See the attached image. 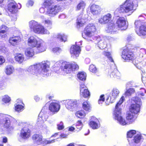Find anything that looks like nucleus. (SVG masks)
<instances>
[{
  "instance_id": "obj_48",
  "label": "nucleus",
  "mask_w": 146,
  "mask_h": 146,
  "mask_svg": "<svg viewBox=\"0 0 146 146\" xmlns=\"http://www.w3.org/2000/svg\"><path fill=\"white\" fill-rule=\"evenodd\" d=\"M76 115L78 117L80 118L81 116H84L86 114L85 112L83 111H78L76 112Z\"/></svg>"
},
{
  "instance_id": "obj_11",
  "label": "nucleus",
  "mask_w": 146,
  "mask_h": 146,
  "mask_svg": "<svg viewBox=\"0 0 146 146\" xmlns=\"http://www.w3.org/2000/svg\"><path fill=\"white\" fill-rule=\"evenodd\" d=\"M82 44V41L78 43L76 42V44L73 45L70 48V53L72 57L76 58L78 57L81 51L79 46Z\"/></svg>"
},
{
  "instance_id": "obj_46",
  "label": "nucleus",
  "mask_w": 146,
  "mask_h": 146,
  "mask_svg": "<svg viewBox=\"0 0 146 146\" xmlns=\"http://www.w3.org/2000/svg\"><path fill=\"white\" fill-rule=\"evenodd\" d=\"M52 21L49 19L45 20L44 21V24L47 27H50V28H51V26L52 25Z\"/></svg>"
},
{
  "instance_id": "obj_62",
  "label": "nucleus",
  "mask_w": 146,
  "mask_h": 146,
  "mask_svg": "<svg viewBox=\"0 0 146 146\" xmlns=\"http://www.w3.org/2000/svg\"><path fill=\"white\" fill-rule=\"evenodd\" d=\"M66 16L64 14H62L60 15L59 16V17L60 18V19H64L65 17Z\"/></svg>"
},
{
  "instance_id": "obj_22",
  "label": "nucleus",
  "mask_w": 146,
  "mask_h": 146,
  "mask_svg": "<svg viewBox=\"0 0 146 146\" xmlns=\"http://www.w3.org/2000/svg\"><path fill=\"white\" fill-rule=\"evenodd\" d=\"M60 108V105L57 102H52L49 106V110L53 113H57L59 110Z\"/></svg>"
},
{
  "instance_id": "obj_21",
  "label": "nucleus",
  "mask_w": 146,
  "mask_h": 146,
  "mask_svg": "<svg viewBox=\"0 0 146 146\" xmlns=\"http://www.w3.org/2000/svg\"><path fill=\"white\" fill-rule=\"evenodd\" d=\"M80 95L85 98H87L90 96V92L87 88L84 85H80Z\"/></svg>"
},
{
  "instance_id": "obj_23",
  "label": "nucleus",
  "mask_w": 146,
  "mask_h": 146,
  "mask_svg": "<svg viewBox=\"0 0 146 146\" xmlns=\"http://www.w3.org/2000/svg\"><path fill=\"white\" fill-rule=\"evenodd\" d=\"M112 16L110 13L104 15L98 20L99 22L102 24H105L111 21Z\"/></svg>"
},
{
  "instance_id": "obj_56",
  "label": "nucleus",
  "mask_w": 146,
  "mask_h": 146,
  "mask_svg": "<svg viewBox=\"0 0 146 146\" xmlns=\"http://www.w3.org/2000/svg\"><path fill=\"white\" fill-rule=\"evenodd\" d=\"M34 3V2L32 0H29L28 1L27 3V5L28 7L31 6L33 5Z\"/></svg>"
},
{
  "instance_id": "obj_16",
  "label": "nucleus",
  "mask_w": 146,
  "mask_h": 146,
  "mask_svg": "<svg viewBox=\"0 0 146 146\" xmlns=\"http://www.w3.org/2000/svg\"><path fill=\"white\" fill-rule=\"evenodd\" d=\"M62 102L68 110H72L77 106V101L75 100L68 99L63 100Z\"/></svg>"
},
{
  "instance_id": "obj_55",
  "label": "nucleus",
  "mask_w": 146,
  "mask_h": 146,
  "mask_svg": "<svg viewBox=\"0 0 146 146\" xmlns=\"http://www.w3.org/2000/svg\"><path fill=\"white\" fill-rule=\"evenodd\" d=\"M135 27L136 28H139L141 26V23L140 21H135Z\"/></svg>"
},
{
  "instance_id": "obj_43",
  "label": "nucleus",
  "mask_w": 146,
  "mask_h": 146,
  "mask_svg": "<svg viewBox=\"0 0 146 146\" xmlns=\"http://www.w3.org/2000/svg\"><path fill=\"white\" fill-rule=\"evenodd\" d=\"M136 131L135 130H131L127 133V137L128 138H131L133 136L136 134Z\"/></svg>"
},
{
  "instance_id": "obj_4",
  "label": "nucleus",
  "mask_w": 146,
  "mask_h": 146,
  "mask_svg": "<svg viewBox=\"0 0 146 146\" xmlns=\"http://www.w3.org/2000/svg\"><path fill=\"white\" fill-rule=\"evenodd\" d=\"M134 4L132 0H126L121 5L117 10L120 13H125L130 15L135 11Z\"/></svg>"
},
{
  "instance_id": "obj_60",
  "label": "nucleus",
  "mask_w": 146,
  "mask_h": 146,
  "mask_svg": "<svg viewBox=\"0 0 146 146\" xmlns=\"http://www.w3.org/2000/svg\"><path fill=\"white\" fill-rule=\"evenodd\" d=\"M39 11L40 13H43L44 12L45 10L44 8L42 7L40 9Z\"/></svg>"
},
{
  "instance_id": "obj_53",
  "label": "nucleus",
  "mask_w": 146,
  "mask_h": 146,
  "mask_svg": "<svg viewBox=\"0 0 146 146\" xmlns=\"http://www.w3.org/2000/svg\"><path fill=\"white\" fill-rule=\"evenodd\" d=\"M63 123L62 122H61L59 124L57 125V128L58 130H60L64 128Z\"/></svg>"
},
{
  "instance_id": "obj_63",
  "label": "nucleus",
  "mask_w": 146,
  "mask_h": 146,
  "mask_svg": "<svg viewBox=\"0 0 146 146\" xmlns=\"http://www.w3.org/2000/svg\"><path fill=\"white\" fill-rule=\"evenodd\" d=\"M34 99L37 102L39 100L40 98L38 96H36L34 97Z\"/></svg>"
},
{
  "instance_id": "obj_12",
  "label": "nucleus",
  "mask_w": 146,
  "mask_h": 146,
  "mask_svg": "<svg viewBox=\"0 0 146 146\" xmlns=\"http://www.w3.org/2000/svg\"><path fill=\"white\" fill-rule=\"evenodd\" d=\"M119 110H116L113 112V118L117 120L118 122L121 125H125L129 124L128 122H126L124 119L121 116V111Z\"/></svg>"
},
{
  "instance_id": "obj_58",
  "label": "nucleus",
  "mask_w": 146,
  "mask_h": 146,
  "mask_svg": "<svg viewBox=\"0 0 146 146\" xmlns=\"http://www.w3.org/2000/svg\"><path fill=\"white\" fill-rule=\"evenodd\" d=\"M0 29L1 30H6L7 31L8 30V27L4 25H2L1 26Z\"/></svg>"
},
{
  "instance_id": "obj_59",
  "label": "nucleus",
  "mask_w": 146,
  "mask_h": 146,
  "mask_svg": "<svg viewBox=\"0 0 146 146\" xmlns=\"http://www.w3.org/2000/svg\"><path fill=\"white\" fill-rule=\"evenodd\" d=\"M55 139L52 140L51 141H50V140L46 141V142L47 144H50V143H53L55 142Z\"/></svg>"
},
{
  "instance_id": "obj_61",
  "label": "nucleus",
  "mask_w": 146,
  "mask_h": 146,
  "mask_svg": "<svg viewBox=\"0 0 146 146\" xmlns=\"http://www.w3.org/2000/svg\"><path fill=\"white\" fill-rule=\"evenodd\" d=\"M3 143H6L7 142V139L6 137H4L3 139Z\"/></svg>"
},
{
  "instance_id": "obj_52",
  "label": "nucleus",
  "mask_w": 146,
  "mask_h": 146,
  "mask_svg": "<svg viewBox=\"0 0 146 146\" xmlns=\"http://www.w3.org/2000/svg\"><path fill=\"white\" fill-rule=\"evenodd\" d=\"M52 50L54 52L59 53L61 52V50L59 47H56L53 48Z\"/></svg>"
},
{
  "instance_id": "obj_5",
  "label": "nucleus",
  "mask_w": 146,
  "mask_h": 146,
  "mask_svg": "<svg viewBox=\"0 0 146 146\" xmlns=\"http://www.w3.org/2000/svg\"><path fill=\"white\" fill-rule=\"evenodd\" d=\"M29 25L31 29L36 33L42 35L49 34V31L43 26L34 21H30Z\"/></svg>"
},
{
  "instance_id": "obj_39",
  "label": "nucleus",
  "mask_w": 146,
  "mask_h": 146,
  "mask_svg": "<svg viewBox=\"0 0 146 146\" xmlns=\"http://www.w3.org/2000/svg\"><path fill=\"white\" fill-rule=\"evenodd\" d=\"M124 100V97L123 96H122L120 98V100L119 101V102L117 103V104L116 105L115 107V109L114 111H115L116 110H117L118 111H121V109L120 108L121 105L122 103L123 102Z\"/></svg>"
},
{
  "instance_id": "obj_8",
  "label": "nucleus",
  "mask_w": 146,
  "mask_h": 146,
  "mask_svg": "<svg viewBox=\"0 0 146 146\" xmlns=\"http://www.w3.org/2000/svg\"><path fill=\"white\" fill-rule=\"evenodd\" d=\"M78 69V66L75 62L73 63H69L62 64L61 70L64 75L70 73L73 71L77 70Z\"/></svg>"
},
{
  "instance_id": "obj_51",
  "label": "nucleus",
  "mask_w": 146,
  "mask_h": 146,
  "mask_svg": "<svg viewBox=\"0 0 146 146\" xmlns=\"http://www.w3.org/2000/svg\"><path fill=\"white\" fill-rule=\"evenodd\" d=\"M104 95H102L100 96V99L98 100V103L99 104H101L105 101V98L104 97Z\"/></svg>"
},
{
  "instance_id": "obj_41",
  "label": "nucleus",
  "mask_w": 146,
  "mask_h": 146,
  "mask_svg": "<svg viewBox=\"0 0 146 146\" xmlns=\"http://www.w3.org/2000/svg\"><path fill=\"white\" fill-rule=\"evenodd\" d=\"M141 138L142 136L141 135L137 134L134 137L133 140L135 143H138L140 141Z\"/></svg>"
},
{
  "instance_id": "obj_27",
  "label": "nucleus",
  "mask_w": 146,
  "mask_h": 146,
  "mask_svg": "<svg viewBox=\"0 0 146 146\" xmlns=\"http://www.w3.org/2000/svg\"><path fill=\"white\" fill-rule=\"evenodd\" d=\"M91 13L94 15H97L100 14L101 9L100 7L94 4L92 5L90 7Z\"/></svg>"
},
{
  "instance_id": "obj_42",
  "label": "nucleus",
  "mask_w": 146,
  "mask_h": 146,
  "mask_svg": "<svg viewBox=\"0 0 146 146\" xmlns=\"http://www.w3.org/2000/svg\"><path fill=\"white\" fill-rule=\"evenodd\" d=\"M135 92V90L133 88H131L128 89L125 93V95L126 96H130Z\"/></svg>"
},
{
  "instance_id": "obj_35",
  "label": "nucleus",
  "mask_w": 146,
  "mask_h": 146,
  "mask_svg": "<svg viewBox=\"0 0 146 146\" xmlns=\"http://www.w3.org/2000/svg\"><path fill=\"white\" fill-rule=\"evenodd\" d=\"M15 59L16 61L21 64L24 60V55L18 53L15 56Z\"/></svg>"
},
{
  "instance_id": "obj_9",
  "label": "nucleus",
  "mask_w": 146,
  "mask_h": 146,
  "mask_svg": "<svg viewBox=\"0 0 146 146\" xmlns=\"http://www.w3.org/2000/svg\"><path fill=\"white\" fill-rule=\"evenodd\" d=\"M96 28L93 24H89L85 28L82 34V37L84 38L87 37H90L93 36L96 31Z\"/></svg>"
},
{
  "instance_id": "obj_54",
  "label": "nucleus",
  "mask_w": 146,
  "mask_h": 146,
  "mask_svg": "<svg viewBox=\"0 0 146 146\" xmlns=\"http://www.w3.org/2000/svg\"><path fill=\"white\" fill-rule=\"evenodd\" d=\"M140 55L143 57V55L146 54V50L144 48H141L140 50Z\"/></svg>"
},
{
  "instance_id": "obj_3",
  "label": "nucleus",
  "mask_w": 146,
  "mask_h": 146,
  "mask_svg": "<svg viewBox=\"0 0 146 146\" xmlns=\"http://www.w3.org/2000/svg\"><path fill=\"white\" fill-rule=\"evenodd\" d=\"M27 44L29 46L32 48H36L39 52H43L46 50V47L43 41L33 36H30L28 38Z\"/></svg>"
},
{
  "instance_id": "obj_1",
  "label": "nucleus",
  "mask_w": 146,
  "mask_h": 146,
  "mask_svg": "<svg viewBox=\"0 0 146 146\" xmlns=\"http://www.w3.org/2000/svg\"><path fill=\"white\" fill-rule=\"evenodd\" d=\"M27 71L30 74L37 76H47L50 75L49 66L45 61L30 66Z\"/></svg>"
},
{
  "instance_id": "obj_30",
  "label": "nucleus",
  "mask_w": 146,
  "mask_h": 146,
  "mask_svg": "<svg viewBox=\"0 0 146 146\" xmlns=\"http://www.w3.org/2000/svg\"><path fill=\"white\" fill-rule=\"evenodd\" d=\"M25 54L27 57H32L34 54V51L33 48L28 47L25 50Z\"/></svg>"
},
{
  "instance_id": "obj_28",
  "label": "nucleus",
  "mask_w": 146,
  "mask_h": 146,
  "mask_svg": "<svg viewBox=\"0 0 146 146\" xmlns=\"http://www.w3.org/2000/svg\"><path fill=\"white\" fill-rule=\"evenodd\" d=\"M24 104L22 101L19 99L16 101V103L15 105V110L18 112H21L24 110Z\"/></svg>"
},
{
  "instance_id": "obj_49",
  "label": "nucleus",
  "mask_w": 146,
  "mask_h": 146,
  "mask_svg": "<svg viewBox=\"0 0 146 146\" xmlns=\"http://www.w3.org/2000/svg\"><path fill=\"white\" fill-rule=\"evenodd\" d=\"M82 127V122L80 121H78L77 123L76 127L77 129H78L79 130H80Z\"/></svg>"
},
{
  "instance_id": "obj_29",
  "label": "nucleus",
  "mask_w": 146,
  "mask_h": 146,
  "mask_svg": "<svg viewBox=\"0 0 146 146\" xmlns=\"http://www.w3.org/2000/svg\"><path fill=\"white\" fill-rule=\"evenodd\" d=\"M136 118V115L130 112H129L126 117V119L129 124L132 123L134 122Z\"/></svg>"
},
{
  "instance_id": "obj_37",
  "label": "nucleus",
  "mask_w": 146,
  "mask_h": 146,
  "mask_svg": "<svg viewBox=\"0 0 146 146\" xmlns=\"http://www.w3.org/2000/svg\"><path fill=\"white\" fill-rule=\"evenodd\" d=\"M77 76L79 80L84 81L86 80V73L84 72H79L77 74Z\"/></svg>"
},
{
  "instance_id": "obj_38",
  "label": "nucleus",
  "mask_w": 146,
  "mask_h": 146,
  "mask_svg": "<svg viewBox=\"0 0 146 146\" xmlns=\"http://www.w3.org/2000/svg\"><path fill=\"white\" fill-rule=\"evenodd\" d=\"M83 108L86 111H90L91 109V106L90 103L88 101L84 102L83 103Z\"/></svg>"
},
{
  "instance_id": "obj_24",
  "label": "nucleus",
  "mask_w": 146,
  "mask_h": 146,
  "mask_svg": "<svg viewBox=\"0 0 146 146\" xmlns=\"http://www.w3.org/2000/svg\"><path fill=\"white\" fill-rule=\"evenodd\" d=\"M119 93V90L117 89L114 88L110 93V102L111 103L117 98Z\"/></svg>"
},
{
  "instance_id": "obj_15",
  "label": "nucleus",
  "mask_w": 146,
  "mask_h": 146,
  "mask_svg": "<svg viewBox=\"0 0 146 146\" xmlns=\"http://www.w3.org/2000/svg\"><path fill=\"white\" fill-rule=\"evenodd\" d=\"M31 131L27 127V125L21 130L20 132V137L23 139H27L31 136Z\"/></svg>"
},
{
  "instance_id": "obj_31",
  "label": "nucleus",
  "mask_w": 146,
  "mask_h": 146,
  "mask_svg": "<svg viewBox=\"0 0 146 146\" xmlns=\"http://www.w3.org/2000/svg\"><path fill=\"white\" fill-rule=\"evenodd\" d=\"M97 40L98 42V47L101 49H103L106 47L107 43L103 39H100V38H98Z\"/></svg>"
},
{
  "instance_id": "obj_40",
  "label": "nucleus",
  "mask_w": 146,
  "mask_h": 146,
  "mask_svg": "<svg viewBox=\"0 0 146 146\" xmlns=\"http://www.w3.org/2000/svg\"><path fill=\"white\" fill-rule=\"evenodd\" d=\"M57 38L59 39L61 41L64 42L66 41L67 40V36L63 34H59L57 35L56 36Z\"/></svg>"
},
{
  "instance_id": "obj_19",
  "label": "nucleus",
  "mask_w": 146,
  "mask_h": 146,
  "mask_svg": "<svg viewBox=\"0 0 146 146\" xmlns=\"http://www.w3.org/2000/svg\"><path fill=\"white\" fill-rule=\"evenodd\" d=\"M89 125L93 129H97L99 128L100 124L97 118L94 117H92L89 122Z\"/></svg>"
},
{
  "instance_id": "obj_2",
  "label": "nucleus",
  "mask_w": 146,
  "mask_h": 146,
  "mask_svg": "<svg viewBox=\"0 0 146 146\" xmlns=\"http://www.w3.org/2000/svg\"><path fill=\"white\" fill-rule=\"evenodd\" d=\"M54 3L53 0H44L42 6L47 8L46 14L49 16L54 17L61 10L62 8L58 5L51 6Z\"/></svg>"
},
{
  "instance_id": "obj_25",
  "label": "nucleus",
  "mask_w": 146,
  "mask_h": 146,
  "mask_svg": "<svg viewBox=\"0 0 146 146\" xmlns=\"http://www.w3.org/2000/svg\"><path fill=\"white\" fill-rule=\"evenodd\" d=\"M32 139L34 143L38 145H40L43 143L42 137L41 135L34 134L32 136Z\"/></svg>"
},
{
  "instance_id": "obj_14",
  "label": "nucleus",
  "mask_w": 146,
  "mask_h": 146,
  "mask_svg": "<svg viewBox=\"0 0 146 146\" xmlns=\"http://www.w3.org/2000/svg\"><path fill=\"white\" fill-rule=\"evenodd\" d=\"M88 15L80 14L78 17L77 20V27L79 28L83 27L87 21Z\"/></svg>"
},
{
  "instance_id": "obj_7",
  "label": "nucleus",
  "mask_w": 146,
  "mask_h": 146,
  "mask_svg": "<svg viewBox=\"0 0 146 146\" xmlns=\"http://www.w3.org/2000/svg\"><path fill=\"white\" fill-rule=\"evenodd\" d=\"M12 117L8 115L2 114L0 118V131H3V128L8 129L11 126L10 120Z\"/></svg>"
},
{
  "instance_id": "obj_44",
  "label": "nucleus",
  "mask_w": 146,
  "mask_h": 146,
  "mask_svg": "<svg viewBox=\"0 0 146 146\" xmlns=\"http://www.w3.org/2000/svg\"><path fill=\"white\" fill-rule=\"evenodd\" d=\"M103 54L105 56L107 57L109 59L110 61L111 62H113V60L111 57V54L110 52H109L104 51L103 52Z\"/></svg>"
},
{
  "instance_id": "obj_50",
  "label": "nucleus",
  "mask_w": 146,
  "mask_h": 146,
  "mask_svg": "<svg viewBox=\"0 0 146 146\" xmlns=\"http://www.w3.org/2000/svg\"><path fill=\"white\" fill-rule=\"evenodd\" d=\"M8 51L7 49L4 46H0V52L4 53L7 52Z\"/></svg>"
},
{
  "instance_id": "obj_47",
  "label": "nucleus",
  "mask_w": 146,
  "mask_h": 146,
  "mask_svg": "<svg viewBox=\"0 0 146 146\" xmlns=\"http://www.w3.org/2000/svg\"><path fill=\"white\" fill-rule=\"evenodd\" d=\"M89 70L90 71L93 73H96L97 71L96 67L93 64L91 65L90 66Z\"/></svg>"
},
{
  "instance_id": "obj_36",
  "label": "nucleus",
  "mask_w": 146,
  "mask_h": 146,
  "mask_svg": "<svg viewBox=\"0 0 146 146\" xmlns=\"http://www.w3.org/2000/svg\"><path fill=\"white\" fill-rule=\"evenodd\" d=\"M85 6L86 4L83 1H81L76 6V10L80 11L82 10L83 11L85 8Z\"/></svg>"
},
{
  "instance_id": "obj_57",
  "label": "nucleus",
  "mask_w": 146,
  "mask_h": 146,
  "mask_svg": "<svg viewBox=\"0 0 146 146\" xmlns=\"http://www.w3.org/2000/svg\"><path fill=\"white\" fill-rule=\"evenodd\" d=\"M5 61L4 58L3 56H0V65L2 64Z\"/></svg>"
},
{
  "instance_id": "obj_33",
  "label": "nucleus",
  "mask_w": 146,
  "mask_h": 146,
  "mask_svg": "<svg viewBox=\"0 0 146 146\" xmlns=\"http://www.w3.org/2000/svg\"><path fill=\"white\" fill-rule=\"evenodd\" d=\"M121 76V74L116 68L114 69L113 70L111 73L110 74V76L111 78H119Z\"/></svg>"
},
{
  "instance_id": "obj_17",
  "label": "nucleus",
  "mask_w": 146,
  "mask_h": 146,
  "mask_svg": "<svg viewBox=\"0 0 146 146\" xmlns=\"http://www.w3.org/2000/svg\"><path fill=\"white\" fill-rule=\"evenodd\" d=\"M48 117V116L46 112L43 110H42L39 114L37 123L38 124H42L44 121L46 120Z\"/></svg>"
},
{
  "instance_id": "obj_64",
  "label": "nucleus",
  "mask_w": 146,
  "mask_h": 146,
  "mask_svg": "<svg viewBox=\"0 0 146 146\" xmlns=\"http://www.w3.org/2000/svg\"><path fill=\"white\" fill-rule=\"evenodd\" d=\"M6 34H0V36L2 38H5L7 36Z\"/></svg>"
},
{
  "instance_id": "obj_26",
  "label": "nucleus",
  "mask_w": 146,
  "mask_h": 146,
  "mask_svg": "<svg viewBox=\"0 0 146 146\" xmlns=\"http://www.w3.org/2000/svg\"><path fill=\"white\" fill-rule=\"evenodd\" d=\"M118 29L115 27L114 24L112 22L110 23L106 30L107 33L111 34H114L118 30Z\"/></svg>"
},
{
  "instance_id": "obj_13",
  "label": "nucleus",
  "mask_w": 146,
  "mask_h": 146,
  "mask_svg": "<svg viewBox=\"0 0 146 146\" xmlns=\"http://www.w3.org/2000/svg\"><path fill=\"white\" fill-rule=\"evenodd\" d=\"M20 8H18V6L15 2L13 0H9L8 1V4L7 5V9L11 13L14 14L16 13L18 9Z\"/></svg>"
},
{
  "instance_id": "obj_20",
  "label": "nucleus",
  "mask_w": 146,
  "mask_h": 146,
  "mask_svg": "<svg viewBox=\"0 0 146 146\" xmlns=\"http://www.w3.org/2000/svg\"><path fill=\"white\" fill-rule=\"evenodd\" d=\"M21 37L20 36H15L10 37L9 40V43L13 46H15L21 41Z\"/></svg>"
},
{
  "instance_id": "obj_45",
  "label": "nucleus",
  "mask_w": 146,
  "mask_h": 146,
  "mask_svg": "<svg viewBox=\"0 0 146 146\" xmlns=\"http://www.w3.org/2000/svg\"><path fill=\"white\" fill-rule=\"evenodd\" d=\"M2 100L3 102L6 103L10 101L11 99L8 95H6L3 96Z\"/></svg>"
},
{
  "instance_id": "obj_10",
  "label": "nucleus",
  "mask_w": 146,
  "mask_h": 146,
  "mask_svg": "<svg viewBox=\"0 0 146 146\" xmlns=\"http://www.w3.org/2000/svg\"><path fill=\"white\" fill-rule=\"evenodd\" d=\"M135 104L131 105L129 109L130 112L135 115L140 111V108L142 104L141 100L138 97H136L135 98Z\"/></svg>"
},
{
  "instance_id": "obj_18",
  "label": "nucleus",
  "mask_w": 146,
  "mask_h": 146,
  "mask_svg": "<svg viewBox=\"0 0 146 146\" xmlns=\"http://www.w3.org/2000/svg\"><path fill=\"white\" fill-rule=\"evenodd\" d=\"M116 24L118 28L121 30H125L127 28V25L124 18L120 17L117 20Z\"/></svg>"
},
{
  "instance_id": "obj_32",
  "label": "nucleus",
  "mask_w": 146,
  "mask_h": 146,
  "mask_svg": "<svg viewBox=\"0 0 146 146\" xmlns=\"http://www.w3.org/2000/svg\"><path fill=\"white\" fill-rule=\"evenodd\" d=\"M5 72L7 75H10L12 74L15 71V68L11 65H8L5 67Z\"/></svg>"
},
{
  "instance_id": "obj_6",
  "label": "nucleus",
  "mask_w": 146,
  "mask_h": 146,
  "mask_svg": "<svg viewBox=\"0 0 146 146\" xmlns=\"http://www.w3.org/2000/svg\"><path fill=\"white\" fill-rule=\"evenodd\" d=\"M121 56L122 58L126 61L132 60L133 64L137 68L139 69L140 68V63L137 59H133V54L129 49H124L122 52Z\"/></svg>"
},
{
  "instance_id": "obj_34",
  "label": "nucleus",
  "mask_w": 146,
  "mask_h": 146,
  "mask_svg": "<svg viewBox=\"0 0 146 146\" xmlns=\"http://www.w3.org/2000/svg\"><path fill=\"white\" fill-rule=\"evenodd\" d=\"M139 36L146 35V27L141 25L139 28V33H137Z\"/></svg>"
}]
</instances>
